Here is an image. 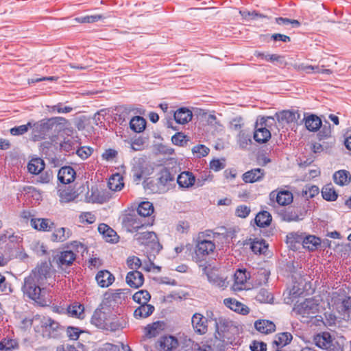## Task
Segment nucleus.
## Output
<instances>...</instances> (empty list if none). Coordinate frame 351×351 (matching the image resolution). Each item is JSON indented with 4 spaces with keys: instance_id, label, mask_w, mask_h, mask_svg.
I'll return each instance as SVG.
<instances>
[{
    "instance_id": "32",
    "label": "nucleus",
    "mask_w": 351,
    "mask_h": 351,
    "mask_svg": "<svg viewBox=\"0 0 351 351\" xmlns=\"http://www.w3.org/2000/svg\"><path fill=\"white\" fill-rule=\"evenodd\" d=\"M45 168V162L40 158H32L27 165V169L30 173L38 174Z\"/></svg>"
},
{
    "instance_id": "29",
    "label": "nucleus",
    "mask_w": 351,
    "mask_h": 351,
    "mask_svg": "<svg viewBox=\"0 0 351 351\" xmlns=\"http://www.w3.org/2000/svg\"><path fill=\"white\" fill-rule=\"evenodd\" d=\"M60 201L62 203H69L74 201L79 196L78 193L70 189H63L58 191Z\"/></svg>"
},
{
    "instance_id": "63",
    "label": "nucleus",
    "mask_w": 351,
    "mask_h": 351,
    "mask_svg": "<svg viewBox=\"0 0 351 351\" xmlns=\"http://www.w3.org/2000/svg\"><path fill=\"white\" fill-rule=\"evenodd\" d=\"M110 198V193L108 192L101 191L98 192L97 196L93 199V202L103 204L106 202Z\"/></svg>"
},
{
    "instance_id": "30",
    "label": "nucleus",
    "mask_w": 351,
    "mask_h": 351,
    "mask_svg": "<svg viewBox=\"0 0 351 351\" xmlns=\"http://www.w3.org/2000/svg\"><path fill=\"white\" fill-rule=\"evenodd\" d=\"M130 289H117L108 296V300H109L110 302H113L114 304H121L128 297Z\"/></svg>"
},
{
    "instance_id": "50",
    "label": "nucleus",
    "mask_w": 351,
    "mask_h": 351,
    "mask_svg": "<svg viewBox=\"0 0 351 351\" xmlns=\"http://www.w3.org/2000/svg\"><path fill=\"white\" fill-rule=\"evenodd\" d=\"M237 143L241 149H246L252 143L251 137L243 131H240L237 135Z\"/></svg>"
},
{
    "instance_id": "15",
    "label": "nucleus",
    "mask_w": 351,
    "mask_h": 351,
    "mask_svg": "<svg viewBox=\"0 0 351 351\" xmlns=\"http://www.w3.org/2000/svg\"><path fill=\"white\" fill-rule=\"evenodd\" d=\"M278 121L281 124L296 122L300 119V114L294 110H282L275 114Z\"/></svg>"
},
{
    "instance_id": "54",
    "label": "nucleus",
    "mask_w": 351,
    "mask_h": 351,
    "mask_svg": "<svg viewBox=\"0 0 351 351\" xmlns=\"http://www.w3.org/2000/svg\"><path fill=\"white\" fill-rule=\"evenodd\" d=\"M192 152L197 157L201 158L207 156L210 149L204 145H197L193 147Z\"/></svg>"
},
{
    "instance_id": "41",
    "label": "nucleus",
    "mask_w": 351,
    "mask_h": 351,
    "mask_svg": "<svg viewBox=\"0 0 351 351\" xmlns=\"http://www.w3.org/2000/svg\"><path fill=\"white\" fill-rule=\"evenodd\" d=\"M305 125L309 131H317L322 125L320 119L315 115H310L305 119Z\"/></svg>"
},
{
    "instance_id": "37",
    "label": "nucleus",
    "mask_w": 351,
    "mask_h": 351,
    "mask_svg": "<svg viewBox=\"0 0 351 351\" xmlns=\"http://www.w3.org/2000/svg\"><path fill=\"white\" fill-rule=\"evenodd\" d=\"M75 259V254L71 250H66L60 252L58 256V264L62 265H70Z\"/></svg>"
},
{
    "instance_id": "21",
    "label": "nucleus",
    "mask_w": 351,
    "mask_h": 351,
    "mask_svg": "<svg viewBox=\"0 0 351 351\" xmlns=\"http://www.w3.org/2000/svg\"><path fill=\"white\" fill-rule=\"evenodd\" d=\"M195 182V177L190 171H183L177 178V183L180 188H190L194 185Z\"/></svg>"
},
{
    "instance_id": "39",
    "label": "nucleus",
    "mask_w": 351,
    "mask_h": 351,
    "mask_svg": "<svg viewBox=\"0 0 351 351\" xmlns=\"http://www.w3.org/2000/svg\"><path fill=\"white\" fill-rule=\"evenodd\" d=\"M271 221V216L267 211L258 213L255 217V222L259 227H266L269 226Z\"/></svg>"
},
{
    "instance_id": "25",
    "label": "nucleus",
    "mask_w": 351,
    "mask_h": 351,
    "mask_svg": "<svg viewBox=\"0 0 351 351\" xmlns=\"http://www.w3.org/2000/svg\"><path fill=\"white\" fill-rule=\"evenodd\" d=\"M192 117V112L186 108H180L174 112V119L179 124L187 123Z\"/></svg>"
},
{
    "instance_id": "14",
    "label": "nucleus",
    "mask_w": 351,
    "mask_h": 351,
    "mask_svg": "<svg viewBox=\"0 0 351 351\" xmlns=\"http://www.w3.org/2000/svg\"><path fill=\"white\" fill-rule=\"evenodd\" d=\"M178 345V339L173 336H163L157 341L156 348L159 351H172Z\"/></svg>"
},
{
    "instance_id": "46",
    "label": "nucleus",
    "mask_w": 351,
    "mask_h": 351,
    "mask_svg": "<svg viewBox=\"0 0 351 351\" xmlns=\"http://www.w3.org/2000/svg\"><path fill=\"white\" fill-rule=\"evenodd\" d=\"M251 249L255 254H264L267 249V245L263 239H256L252 242Z\"/></svg>"
},
{
    "instance_id": "56",
    "label": "nucleus",
    "mask_w": 351,
    "mask_h": 351,
    "mask_svg": "<svg viewBox=\"0 0 351 351\" xmlns=\"http://www.w3.org/2000/svg\"><path fill=\"white\" fill-rule=\"evenodd\" d=\"M239 14L241 15L243 19L246 21H249L250 19H256L257 18L266 17L265 15L259 14L255 11L250 12L247 10H240Z\"/></svg>"
},
{
    "instance_id": "40",
    "label": "nucleus",
    "mask_w": 351,
    "mask_h": 351,
    "mask_svg": "<svg viewBox=\"0 0 351 351\" xmlns=\"http://www.w3.org/2000/svg\"><path fill=\"white\" fill-rule=\"evenodd\" d=\"M70 237V230L64 228L56 230L51 234V240L55 242H63Z\"/></svg>"
},
{
    "instance_id": "5",
    "label": "nucleus",
    "mask_w": 351,
    "mask_h": 351,
    "mask_svg": "<svg viewBox=\"0 0 351 351\" xmlns=\"http://www.w3.org/2000/svg\"><path fill=\"white\" fill-rule=\"evenodd\" d=\"M122 225L128 232H134L145 226L152 225V222H149L134 212H130L123 215Z\"/></svg>"
},
{
    "instance_id": "28",
    "label": "nucleus",
    "mask_w": 351,
    "mask_h": 351,
    "mask_svg": "<svg viewBox=\"0 0 351 351\" xmlns=\"http://www.w3.org/2000/svg\"><path fill=\"white\" fill-rule=\"evenodd\" d=\"M154 309V306L152 304H143L134 311V316L136 319L146 318L153 313Z\"/></svg>"
},
{
    "instance_id": "38",
    "label": "nucleus",
    "mask_w": 351,
    "mask_h": 351,
    "mask_svg": "<svg viewBox=\"0 0 351 351\" xmlns=\"http://www.w3.org/2000/svg\"><path fill=\"white\" fill-rule=\"evenodd\" d=\"M123 186V178L118 173L112 176L109 179L108 187L112 191H121Z\"/></svg>"
},
{
    "instance_id": "34",
    "label": "nucleus",
    "mask_w": 351,
    "mask_h": 351,
    "mask_svg": "<svg viewBox=\"0 0 351 351\" xmlns=\"http://www.w3.org/2000/svg\"><path fill=\"white\" fill-rule=\"evenodd\" d=\"M321 244V240L319 237L314 235H308L305 237L302 241V245L304 248L310 251L316 250Z\"/></svg>"
},
{
    "instance_id": "23",
    "label": "nucleus",
    "mask_w": 351,
    "mask_h": 351,
    "mask_svg": "<svg viewBox=\"0 0 351 351\" xmlns=\"http://www.w3.org/2000/svg\"><path fill=\"white\" fill-rule=\"evenodd\" d=\"M95 279L101 287H108L114 281V276L107 270L99 271L97 274Z\"/></svg>"
},
{
    "instance_id": "51",
    "label": "nucleus",
    "mask_w": 351,
    "mask_h": 351,
    "mask_svg": "<svg viewBox=\"0 0 351 351\" xmlns=\"http://www.w3.org/2000/svg\"><path fill=\"white\" fill-rule=\"evenodd\" d=\"M104 17L101 14H94V15H88L84 16H80L75 18V21L78 23H92L97 22L101 19H102Z\"/></svg>"
},
{
    "instance_id": "3",
    "label": "nucleus",
    "mask_w": 351,
    "mask_h": 351,
    "mask_svg": "<svg viewBox=\"0 0 351 351\" xmlns=\"http://www.w3.org/2000/svg\"><path fill=\"white\" fill-rule=\"evenodd\" d=\"M116 316L108 308H98L92 315L90 322L98 328L113 331L117 324L115 322Z\"/></svg>"
},
{
    "instance_id": "13",
    "label": "nucleus",
    "mask_w": 351,
    "mask_h": 351,
    "mask_svg": "<svg viewBox=\"0 0 351 351\" xmlns=\"http://www.w3.org/2000/svg\"><path fill=\"white\" fill-rule=\"evenodd\" d=\"M271 201H276L280 206L290 204L293 202V194L289 191H273L269 194Z\"/></svg>"
},
{
    "instance_id": "10",
    "label": "nucleus",
    "mask_w": 351,
    "mask_h": 351,
    "mask_svg": "<svg viewBox=\"0 0 351 351\" xmlns=\"http://www.w3.org/2000/svg\"><path fill=\"white\" fill-rule=\"evenodd\" d=\"M25 223L40 231H50L53 226V223L47 219H29L27 213L23 211V225Z\"/></svg>"
},
{
    "instance_id": "52",
    "label": "nucleus",
    "mask_w": 351,
    "mask_h": 351,
    "mask_svg": "<svg viewBox=\"0 0 351 351\" xmlns=\"http://www.w3.org/2000/svg\"><path fill=\"white\" fill-rule=\"evenodd\" d=\"M84 306L81 304H73L68 308V313L75 317L82 318Z\"/></svg>"
},
{
    "instance_id": "9",
    "label": "nucleus",
    "mask_w": 351,
    "mask_h": 351,
    "mask_svg": "<svg viewBox=\"0 0 351 351\" xmlns=\"http://www.w3.org/2000/svg\"><path fill=\"white\" fill-rule=\"evenodd\" d=\"M215 244L214 242L207 239H201L199 237L195 245V258L197 261L204 259L214 252Z\"/></svg>"
},
{
    "instance_id": "61",
    "label": "nucleus",
    "mask_w": 351,
    "mask_h": 351,
    "mask_svg": "<svg viewBox=\"0 0 351 351\" xmlns=\"http://www.w3.org/2000/svg\"><path fill=\"white\" fill-rule=\"evenodd\" d=\"M30 247L38 255H43L46 253L45 247L38 241H34L30 244Z\"/></svg>"
},
{
    "instance_id": "33",
    "label": "nucleus",
    "mask_w": 351,
    "mask_h": 351,
    "mask_svg": "<svg viewBox=\"0 0 351 351\" xmlns=\"http://www.w3.org/2000/svg\"><path fill=\"white\" fill-rule=\"evenodd\" d=\"M207 278L210 283L219 288L224 289L228 286V282L226 278L219 276L214 271H210L207 274Z\"/></svg>"
},
{
    "instance_id": "16",
    "label": "nucleus",
    "mask_w": 351,
    "mask_h": 351,
    "mask_svg": "<svg viewBox=\"0 0 351 351\" xmlns=\"http://www.w3.org/2000/svg\"><path fill=\"white\" fill-rule=\"evenodd\" d=\"M224 305L234 311L242 315H247L250 312L249 308L241 302H239L234 298H226L223 300Z\"/></svg>"
},
{
    "instance_id": "6",
    "label": "nucleus",
    "mask_w": 351,
    "mask_h": 351,
    "mask_svg": "<svg viewBox=\"0 0 351 351\" xmlns=\"http://www.w3.org/2000/svg\"><path fill=\"white\" fill-rule=\"evenodd\" d=\"M271 121H274V117H262L260 119V122L257 123V126L254 133V139L257 143H264L270 139L271 132L266 127L268 126V123Z\"/></svg>"
},
{
    "instance_id": "42",
    "label": "nucleus",
    "mask_w": 351,
    "mask_h": 351,
    "mask_svg": "<svg viewBox=\"0 0 351 351\" xmlns=\"http://www.w3.org/2000/svg\"><path fill=\"white\" fill-rule=\"evenodd\" d=\"M145 125V119L140 116L133 117L130 121V128L135 132H141L144 130Z\"/></svg>"
},
{
    "instance_id": "19",
    "label": "nucleus",
    "mask_w": 351,
    "mask_h": 351,
    "mask_svg": "<svg viewBox=\"0 0 351 351\" xmlns=\"http://www.w3.org/2000/svg\"><path fill=\"white\" fill-rule=\"evenodd\" d=\"M191 322L196 332L203 335L207 332V319L202 314H194Z\"/></svg>"
},
{
    "instance_id": "36",
    "label": "nucleus",
    "mask_w": 351,
    "mask_h": 351,
    "mask_svg": "<svg viewBox=\"0 0 351 351\" xmlns=\"http://www.w3.org/2000/svg\"><path fill=\"white\" fill-rule=\"evenodd\" d=\"M322 195L324 199L330 202L335 201L338 197V194L332 184H328L322 188Z\"/></svg>"
},
{
    "instance_id": "47",
    "label": "nucleus",
    "mask_w": 351,
    "mask_h": 351,
    "mask_svg": "<svg viewBox=\"0 0 351 351\" xmlns=\"http://www.w3.org/2000/svg\"><path fill=\"white\" fill-rule=\"evenodd\" d=\"M174 176L167 168L162 169L159 173L158 181L162 185H167L174 180Z\"/></svg>"
},
{
    "instance_id": "44",
    "label": "nucleus",
    "mask_w": 351,
    "mask_h": 351,
    "mask_svg": "<svg viewBox=\"0 0 351 351\" xmlns=\"http://www.w3.org/2000/svg\"><path fill=\"white\" fill-rule=\"evenodd\" d=\"M132 298L134 302L141 305L147 303L151 298V295L147 291L141 290L135 293Z\"/></svg>"
},
{
    "instance_id": "17",
    "label": "nucleus",
    "mask_w": 351,
    "mask_h": 351,
    "mask_svg": "<svg viewBox=\"0 0 351 351\" xmlns=\"http://www.w3.org/2000/svg\"><path fill=\"white\" fill-rule=\"evenodd\" d=\"M125 280L130 287L137 289L143 285L144 276L138 270H133L128 273Z\"/></svg>"
},
{
    "instance_id": "20",
    "label": "nucleus",
    "mask_w": 351,
    "mask_h": 351,
    "mask_svg": "<svg viewBox=\"0 0 351 351\" xmlns=\"http://www.w3.org/2000/svg\"><path fill=\"white\" fill-rule=\"evenodd\" d=\"M165 324L162 321H157L148 324L145 328V335L147 338H153L159 335L165 329Z\"/></svg>"
},
{
    "instance_id": "27",
    "label": "nucleus",
    "mask_w": 351,
    "mask_h": 351,
    "mask_svg": "<svg viewBox=\"0 0 351 351\" xmlns=\"http://www.w3.org/2000/svg\"><path fill=\"white\" fill-rule=\"evenodd\" d=\"M333 180L337 185L346 186L351 182V175L346 170H339L333 174Z\"/></svg>"
},
{
    "instance_id": "64",
    "label": "nucleus",
    "mask_w": 351,
    "mask_h": 351,
    "mask_svg": "<svg viewBox=\"0 0 351 351\" xmlns=\"http://www.w3.org/2000/svg\"><path fill=\"white\" fill-rule=\"evenodd\" d=\"M250 348L252 351H266L267 344L264 342L254 341Z\"/></svg>"
},
{
    "instance_id": "4",
    "label": "nucleus",
    "mask_w": 351,
    "mask_h": 351,
    "mask_svg": "<svg viewBox=\"0 0 351 351\" xmlns=\"http://www.w3.org/2000/svg\"><path fill=\"white\" fill-rule=\"evenodd\" d=\"M319 311L317 300L308 298L304 302L295 304L293 312L299 316L301 322L308 323L311 319L317 317Z\"/></svg>"
},
{
    "instance_id": "26",
    "label": "nucleus",
    "mask_w": 351,
    "mask_h": 351,
    "mask_svg": "<svg viewBox=\"0 0 351 351\" xmlns=\"http://www.w3.org/2000/svg\"><path fill=\"white\" fill-rule=\"evenodd\" d=\"M254 326L258 332L263 334H269L274 332L276 330V325L274 323L266 319L256 321Z\"/></svg>"
},
{
    "instance_id": "60",
    "label": "nucleus",
    "mask_w": 351,
    "mask_h": 351,
    "mask_svg": "<svg viewBox=\"0 0 351 351\" xmlns=\"http://www.w3.org/2000/svg\"><path fill=\"white\" fill-rule=\"evenodd\" d=\"M243 125V119L241 117H237L232 119L230 122V129L234 131H242Z\"/></svg>"
},
{
    "instance_id": "24",
    "label": "nucleus",
    "mask_w": 351,
    "mask_h": 351,
    "mask_svg": "<svg viewBox=\"0 0 351 351\" xmlns=\"http://www.w3.org/2000/svg\"><path fill=\"white\" fill-rule=\"evenodd\" d=\"M265 175V171L261 168H256L245 172L243 175V180L245 183H254L261 180Z\"/></svg>"
},
{
    "instance_id": "18",
    "label": "nucleus",
    "mask_w": 351,
    "mask_h": 351,
    "mask_svg": "<svg viewBox=\"0 0 351 351\" xmlns=\"http://www.w3.org/2000/svg\"><path fill=\"white\" fill-rule=\"evenodd\" d=\"M76 173L70 166L62 167L58 171V178L62 184H70L74 181Z\"/></svg>"
},
{
    "instance_id": "48",
    "label": "nucleus",
    "mask_w": 351,
    "mask_h": 351,
    "mask_svg": "<svg viewBox=\"0 0 351 351\" xmlns=\"http://www.w3.org/2000/svg\"><path fill=\"white\" fill-rule=\"evenodd\" d=\"M47 108L51 113H60L66 114L69 113L73 110V108L71 106H64L62 103H58L53 106H47Z\"/></svg>"
},
{
    "instance_id": "31",
    "label": "nucleus",
    "mask_w": 351,
    "mask_h": 351,
    "mask_svg": "<svg viewBox=\"0 0 351 351\" xmlns=\"http://www.w3.org/2000/svg\"><path fill=\"white\" fill-rule=\"evenodd\" d=\"M42 125V123L32 124L31 123H28L25 125H23V133L27 132L29 128H32V140L34 141H38V140L44 138V136H45L46 132H47L49 130H44L43 128L38 129V130H35L36 125Z\"/></svg>"
},
{
    "instance_id": "45",
    "label": "nucleus",
    "mask_w": 351,
    "mask_h": 351,
    "mask_svg": "<svg viewBox=\"0 0 351 351\" xmlns=\"http://www.w3.org/2000/svg\"><path fill=\"white\" fill-rule=\"evenodd\" d=\"M256 301L261 303H271L273 301V295L265 289H261L255 297Z\"/></svg>"
},
{
    "instance_id": "58",
    "label": "nucleus",
    "mask_w": 351,
    "mask_h": 351,
    "mask_svg": "<svg viewBox=\"0 0 351 351\" xmlns=\"http://www.w3.org/2000/svg\"><path fill=\"white\" fill-rule=\"evenodd\" d=\"M16 346V342L13 339H3L0 342L1 351H11Z\"/></svg>"
},
{
    "instance_id": "35",
    "label": "nucleus",
    "mask_w": 351,
    "mask_h": 351,
    "mask_svg": "<svg viewBox=\"0 0 351 351\" xmlns=\"http://www.w3.org/2000/svg\"><path fill=\"white\" fill-rule=\"evenodd\" d=\"M154 213V206L149 202H143L139 204L137 208L138 215L145 219L147 217L151 216Z\"/></svg>"
},
{
    "instance_id": "1",
    "label": "nucleus",
    "mask_w": 351,
    "mask_h": 351,
    "mask_svg": "<svg viewBox=\"0 0 351 351\" xmlns=\"http://www.w3.org/2000/svg\"><path fill=\"white\" fill-rule=\"evenodd\" d=\"M51 266L49 262H42L25 279L23 285L27 295L42 306H49L51 303L47 290L40 287L50 276Z\"/></svg>"
},
{
    "instance_id": "49",
    "label": "nucleus",
    "mask_w": 351,
    "mask_h": 351,
    "mask_svg": "<svg viewBox=\"0 0 351 351\" xmlns=\"http://www.w3.org/2000/svg\"><path fill=\"white\" fill-rule=\"evenodd\" d=\"M319 188L315 185H306L302 191V197L306 199L313 198L319 194Z\"/></svg>"
},
{
    "instance_id": "12",
    "label": "nucleus",
    "mask_w": 351,
    "mask_h": 351,
    "mask_svg": "<svg viewBox=\"0 0 351 351\" xmlns=\"http://www.w3.org/2000/svg\"><path fill=\"white\" fill-rule=\"evenodd\" d=\"M67 123L68 121L64 117H52L44 121L41 125H36L35 130H38L42 128L44 130H52L54 127H59L58 130H61L64 128ZM55 130H57V128Z\"/></svg>"
},
{
    "instance_id": "62",
    "label": "nucleus",
    "mask_w": 351,
    "mask_h": 351,
    "mask_svg": "<svg viewBox=\"0 0 351 351\" xmlns=\"http://www.w3.org/2000/svg\"><path fill=\"white\" fill-rule=\"evenodd\" d=\"M82 331L77 328L69 326L66 329V334L71 340H77Z\"/></svg>"
},
{
    "instance_id": "55",
    "label": "nucleus",
    "mask_w": 351,
    "mask_h": 351,
    "mask_svg": "<svg viewBox=\"0 0 351 351\" xmlns=\"http://www.w3.org/2000/svg\"><path fill=\"white\" fill-rule=\"evenodd\" d=\"M9 165H16L20 162V151L13 150L9 152L5 158Z\"/></svg>"
},
{
    "instance_id": "22",
    "label": "nucleus",
    "mask_w": 351,
    "mask_h": 351,
    "mask_svg": "<svg viewBox=\"0 0 351 351\" xmlns=\"http://www.w3.org/2000/svg\"><path fill=\"white\" fill-rule=\"evenodd\" d=\"M99 232L103 236V238L108 243H116L118 241L117 232L110 226L105 223H101L98 226Z\"/></svg>"
},
{
    "instance_id": "8",
    "label": "nucleus",
    "mask_w": 351,
    "mask_h": 351,
    "mask_svg": "<svg viewBox=\"0 0 351 351\" xmlns=\"http://www.w3.org/2000/svg\"><path fill=\"white\" fill-rule=\"evenodd\" d=\"M315 344L326 351H341V348L337 342H334L329 332H322L314 337Z\"/></svg>"
},
{
    "instance_id": "57",
    "label": "nucleus",
    "mask_w": 351,
    "mask_h": 351,
    "mask_svg": "<svg viewBox=\"0 0 351 351\" xmlns=\"http://www.w3.org/2000/svg\"><path fill=\"white\" fill-rule=\"evenodd\" d=\"M276 22L280 25L288 26L291 25L293 27H298L300 25V23L298 20L289 19L287 18H276Z\"/></svg>"
},
{
    "instance_id": "43",
    "label": "nucleus",
    "mask_w": 351,
    "mask_h": 351,
    "mask_svg": "<svg viewBox=\"0 0 351 351\" xmlns=\"http://www.w3.org/2000/svg\"><path fill=\"white\" fill-rule=\"evenodd\" d=\"M292 335L290 332H285L278 333L275 336L274 343L280 347H283L289 344L292 340Z\"/></svg>"
},
{
    "instance_id": "53",
    "label": "nucleus",
    "mask_w": 351,
    "mask_h": 351,
    "mask_svg": "<svg viewBox=\"0 0 351 351\" xmlns=\"http://www.w3.org/2000/svg\"><path fill=\"white\" fill-rule=\"evenodd\" d=\"M126 263L128 267L133 270H137L142 266L141 259L135 256H130L127 258Z\"/></svg>"
},
{
    "instance_id": "11",
    "label": "nucleus",
    "mask_w": 351,
    "mask_h": 351,
    "mask_svg": "<svg viewBox=\"0 0 351 351\" xmlns=\"http://www.w3.org/2000/svg\"><path fill=\"white\" fill-rule=\"evenodd\" d=\"M250 278L245 269H237L234 275V282L232 289L234 291H239L246 289L247 280Z\"/></svg>"
},
{
    "instance_id": "7",
    "label": "nucleus",
    "mask_w": 351,
    "mask_h": 351,
    "mask_svg": "<svg viewBox=\"0 0 351 351\" xmlns=\"http://www.w3.org/2000/svg\"><path fill=\"white\" fill-rule=\"evenodd\" d=\"M134 239L141 245H150L151 248L156 252H159L162 247L154 232H136L134 235Z\"/></svg>"
},
{
    "instance_id": "2",
    "label": "nucleus",
    "mask_w": 351,
    "mask_h": 351,
    "mask_svg": "<svg viewBox=\"0 0 351 351\" xmlns=\"http://www.w3.org/2000/svg\"><path fill=\"white\" fill-rule=\"evenodd\" d=\"M29 324L33 326L36 332L47 338H58L63 330L58 322L47 316L36 315L32 319H23V326Z\"/></svg>"
},
{
    "instance_id": "59",
    "label": "nucleus",
    "mask_w": 351,
    "mask_h": 351,
    "mask_svg": "<svg viewBox=\"0 0 351 351\" xmlns=\"http://www.w3.org/2000/svg\"><path fill=\"white\" fill-rule=\"evenodd\" d=\"M250 208L245 205H240L237 207L235 215L241 218L247 217L250 213Z\"/></svg>"
}]
</instances>
